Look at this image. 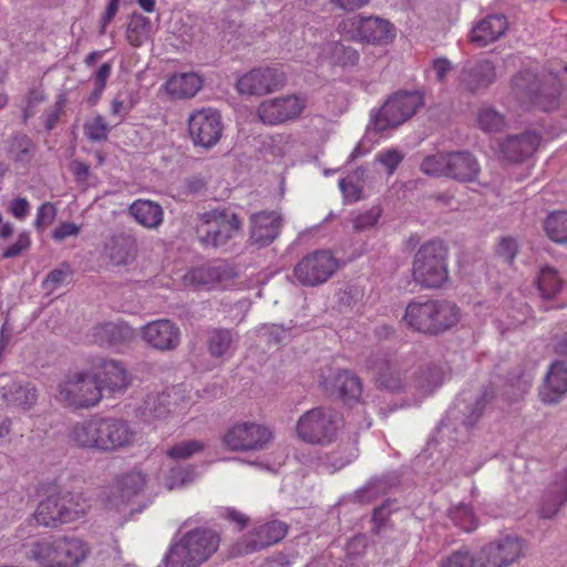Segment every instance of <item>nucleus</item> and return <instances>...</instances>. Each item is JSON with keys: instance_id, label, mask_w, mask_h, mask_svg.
Listing matches in <instances>:
<instances>
[{"instance_id": "ea45409f", "label": "nucleus", "mask_w": 567, "mask_h": 567, "mask_svg": "<svg viewBox=\"0 0 567 567\" xmlns=\"http://www.w3.org/2000/svg\"><path fill=\"white\" fill-rule=\"evenodd\" d=\"M367 369L375 373L381 386L391 391L401 389L402 382L400 373L388 359L383 357L369 359L367 361Z\"/></svg>"}, {"instance_id": "13d9d810", "label": "nucleus", "mask_w": 567, "mask_h": 567, "mask_svg": "<svg viewBox=\"0 0 567 567\" xmlns=\"http://www.w3.org/2000/svg\"><path fill=\"white\" fill-rule=\"evenodd\" d=\"M31 243L30 233L28 230L21 231L16 241L3 250L2 258L10 259L21 255L31 247Z\"/></svg>"}, {"instance_id": "0eeeda50", "label": "nucleus", "mask_w": 567, "mask_h": 567, "mask_svg": "<svg viewBox=\"0 0 567 567\" xmlns=\"http://www.w3.org/2000/svg\"><path fill=\"white\" fill-rule=\"evenodd\" d=\"M87 508L86 501L81 496L68 492H56L39 503L33 519L38 525L54 527L83 517Z\"/></svg>"}, {"instance_id": "4468645a", "label": "nucleus", "mask_w": 567, "mask_h": 567, "mask_svg": "<svg viewBox=\"0 0 567 567\" xmlns=\"http://www.w3.org/2000/svg\"><path fill=\"white\" fill-rule=\"evenodd\" d=\"M513 87L517 94L527 96L533 104L544 111H551L558 106L560 90L554 78L540 83L536 74L527 70L514 78Z\"/></svg>"}, {"instance_id": "72a5a7b5", "label": "nucleus", "mask_w": 567, "mask_h": 567, "mask_svg": "<svg viewBox=\"0 0 567 567\" xmlns=\"http://www.w3.org/2000/svg\"><path fill=\"white\" fill-rule=\"evenodd\" d=\"M506 30L507 20L503 14L487 16L473 27L471 41L483 48L498 40Z\"/></svg>"}, {"instance_id": "6e6552de", "label": "nucleus", "mask_w": 567, "mask_h": 567, "mask_svg": "<svg viewBox=\"0 0 567 567\" xmlns=\"http://www.w3.org/2000/svg\"><path fill=\"white\" fill-rule=\"evenodd\" d=\"M447 248L440 240L423 244L415 254L412 275L414 280L426 288H439L449 278Z\"/></svg>"}, {"instance_id": "39448f33", "label": "nucleus", "mask_w": 567, "mask_h": 567, "mask_svg": "<svg viewBox=\"0 0 567 567\" xmlns=\"http://www.w3.org/2000/svg\"><path fill=\"white\" fill-rule=\"evenodd\" d=\"M241 220L230 209H213L203 213L196 225V237L206 248L226 247L239 236Z\"/></svg>"}, {"instance_id": "f8f14e48", "label": "nucleus", "mask_w": 567, "mask_h": 567, "mask_svg": "<svg viewBox=\"0 0 567 567\" xmlns=\"http://www.w3.org/2000/svg\"><path fill=\"white\" fill-rule=\"evenodd\" d=\"M523 540L516 536H503L484 545L472 555V567H509L523 556Z\"/></svg>"}, {"instance_id": "1a4fd4ad", "label": "nucleus", "mask_w": 567, "mask_h": 567, "mask_svg": "<svg viewBox=\"0 0 567 567\" xmlns=\"http://www.w3.org/2000/svg\"><path fill=\"white\" fill-rule=\"evenodd\" d=\"M339 429V415L331 409L315 408L305 412L298 420V437L309 444L332 442Z\"/></svg>"}, {"instance_id": "774afa93", "label": "nucleus", "mask_w": 567, "mask_h": 567, "mask_svg": "<svg viewBox=\"0 0 567 567\" xmlns=\"http://www.w3.org/2000/svg\"><path fill=\"white\" fill-rule=\"evenodd\" d=\"M370 1L371 0H330L332 6L347 12L357 11L365 7Z\"/></svg>"}, {"instance_id": "393cba45", "label": "nucleus", "mask_w": 567, "mask_h": 567, "mask_svg": "<svg viewBox=\"0 0 567 567\" xmlns=\"http://www.w3.org/2000/svg\"><path fill=\"white\" fill-rule=\"evenodd\" d=\"M71 445L91 452H99V415L72 424L68 431Z\"/></svg>"}, {"instance_id": "c03bdc74", "label": "nucleus", "mask_w": 567, "mask_h": 567, "mask_svg": "<svg viewBox=\"0 0 567 567\" xmlns=\"http://www.w3.org/2000/svg\"><path fill=\"white\" fill-rule=\"evenodd\" d=\"M536 282L543 298H553L563 288L561 278L557 270L551 267L542 268Z\"/></svg>"}, {"instance_id": "a878e982", "label": "nucleus", "mask_w": 567, "mask_h": 567, "mask_svg": "<svg viewBox=\"0 0 567 567\" xmlns=\"http://www.w3.org/2000/svg\"><path fill=\"white\" fill-rule=\"evenodd\" d=\"M320 384L332 393H338L344 401H357L362 392L359 378L349 371H337L330 377L321 375Z\"/></svg>"}, {"instance_id": "052dcab7", "label": "nucleus", "mask_w": 567, "mask_h": 567, "mask_svg": "<svg viewBox=\"0 0 567 567\" xmlns=\"http://www.w3.org/2000/svg\"><path fill=\"white\" fill-rule=\"evenodd\" d=\"M402 159L403 155L394 148L382 151L377 155V161L386 168L389 174L394 173Z\"/></svg>"}, {"instance_id": "0e129e2a", "label": "nucleus", "mask_w": 567, "mask_h": 567, "mask_svg": "<svg viewBox=\"0 0 567 567\" xmlns=\"http://www.w3.org/2000/svg\"><path fill=\"white\" fill-rule=\"evenodd\" d=\"M80 226L74 223H62L60 224L52 234V237L56 241H62L68 237L78 236L80 234Z\"/></svg>"}, {"instance_id": "dca6fc26", "label": "nucleus", "mask_w": 567, "mask_h": 567, "mask_svg": "<svg viewBox=\"0 0 567 567\" xmlns=\"http://www.w3.org/2000/svg\"><path fill=\"white\" fill-rule=\"evenodd\" d=\"M223 130L221 116L214 109L196 110L188 117V132L196 146L214 147L220 141Z\"/></svg>"}, {"instance_id": "423d86ee", "label": "nucleus", "mask_w": 567, "mask_h": 567, "mask_svg": "<svg viewBox=\"0 0 567 567\" xmlns=\"http://www.w3.org/2000/svg\"><path fill=\"white\" fill-rule=\"evenodd\" d=\"M55 400L66 408L89 409L102 400L101 386L86 371H69L56 385Z\"/></svg>"}, {"instance_id": "4d7b16f0", "label": "nucleus", "mask_w": 567, "mask_h": 567, "mask_svg": "<svg viewBox=\"0 0 567 567\" xmlns=\"http://www.w3.org/2000/svg\"><path fill=\"white\" fill-rule=\"evenodd\" d=\"M392 502H385L381 506L377 507L372 515L373 530L378 535H382L386 532L389 525V517L392 513Z\"/></svg>"}, {"instance_id": "6e6d98bb", "label": "nucleus", "mask_w": 567, "mask_h": 567, "mask_svg": "<svg viewBox=\"0 0 567 567\" xmlns=\"http://www.w3.org/2000/svg\"><path fill=\"white\" fill-rule=\"evenodd\" d=\"M84 133L91 141H104L109 135V126L103 116L96 115L84 124Z\"/></svg>"}, {"instance_id": "aec40b11", "label": "nucleus", "mask_w": 567, "mask_h": 567, "mask_svg": "<svg viewBox=\"0 0 567 567\" xmlns=\"http://www.w3.org/2000/svg\"><path fill=\"white\" fill-rule=\"evenodd\" d=\"M349 21L354 29L353 38L355 40L372 44H388L395 38V28L385 19L354 17Z\"/></svg>"}, {"instance_id": "69168bd1", "label": "nucleus", "mask_w": 567, "mask_h": 567, "mask_svg": "<svg viewBox=\"0 0 567 567\" xmlns=\"http://www.w3.org/2000/svg\"><path fill=\"white\" fill-rule=\"evenodd\" d=\"M9 212L17 219H24L30 213V204L27 198L18 197L10 202Z\"/></svg>"}, {"instance_id": "b1692460", "label": "nucleus", "mask_w": 567, "mask_h": 567, "mask_svg": "<svg viewBox=\"0 0 567 567\" xmlns=\"http://www.w3.org/2000/svg\"><path fill=\"white\" fill-rule=\"evenodd\" d=\"M250 238L259 246L271 244L279 235L281 218L276 212H260L251 216Z\"/></svg>"}, {"instance_id": "f3484780", "label": "nucleus", "mask_w": 567, "mask_h": 567, "mask_svg": "<svg viewBox=\"0 0 567 567\" xmlns=\"http://www.w3.org/2000/svg\"><path fill=\"white\" fill-rule=\"evenodd\" d=\"M306 106V96L285 95L262 101L257 109V115L264 124L277 125L297 118Z\"/></svg>"}, {"instance_id": "20e7f679", "label": "nucleus", "mask_w": 567, "mask_h": 567, "mask_svg": "<svg viewBox=\"0 0 567 567\" xmlns=\"http://www.w3.org/2000/svg\"><path fill=\"white\" fill-rule=\"evenodd\" d=\"M192 405L187 389L174 385L163 391L148 392L137 408V416L146 423L166 420L169 416H184Z\"/></svg>"}, {"instance_id": "ddd939ff", "label": "nucleus", "mask_w": 567, "mask_h": 567, "mask_svg": "<svg viewBox=\"0 0 567 567\" xmlns=\"http://www.w3.org/2000/svg\"><path fill=\"white\" fill-rule=\"evenodd\" d=\"M339 268L338 259L329 250L306 255L293 268L295 278L303 286L324 284Z\"/></svg>"}, {"instance_id": "338daca9", "label": "nucleus", "mask_w": 567, "mask_h": 567, "mask_svg": "<svg viewBox=\"0 0 567 567\" xmlns=\"http://www.w3.org/2000/svg\"><path fill=\"white\" fill-rule=\"evenodd\" d=\"M497 252L507 260H513L517 252V243L513 238H504L498 245Z\"/></svg>"}, {"instance_id": "603ef678", "label": "nucleus", "mask_w": 567, "mask_h": 567, "mask_svg": "<svg viewBox=\"0 0 567 567\" xmlns=\"http://www.w3.org/2000/svg\"><path fill=\"white\" fill-rule=\"evenodd\" d=\"M450 517L456 526L465 532H472L477 526V518L473 509L463 503L450 511Z\"/></svg>"}, {"instance_id": "de8ad7c7", "label": "nucleus", "mask_w": 567, "mask_h": 567, "mask_svg": "<svg viewBox=\"0 0 567 567\" xmlns=\"http://www.w3.org/2000/svg\"><path fill=\"white\" fill-rule=\"evenodd\" d=\"M150 24L148 18L140 13L132 14L126 30L128 42L134 47L142 45L147 38Z\"/></svg>"}, {"instance_id": "8fccbe9b", "label": "nucleus", "mask_w": 567, "mask_h": 567, "mask_svg": "<svg viewBox=\"0 0 567 567\" xmlns=\"http://www.w3.org/2000/svg\"><path fill=\"white\" fill-rule=\"evenodd\" d=\"M185 280L196 288L210 289L218 282V272L212 267H199L188 271Z\"/></svg>"}, {"instance_id": "c9c22d12", "label": "nucleus", "mask_w": 567, "mask_h": 567, "mask_svg": "<svg viewBox=\"0 0 567 567\" xmlns=\"http://www.w3.org/2000/svg\"><path fill=\"white\" fill-rule=\"evenodd\" d=\"M202 86L203 80L195 72L173 74L165 83L166 92L175 99H190Z\"/></svg>"}, {"instance_id": "7c9ffc66", "label": "nucleus", "mask_w": 567, "mask_h": 567, "mask_svg": "<svg viewBox=\"0 0 567 567\" xmlns=\"http://www.w3.org/2000/svg\"><path fill=\"white\" fill-rule=\"evenodd\" d=\"M0 398L21 411H30L38 401V390L31 383L10 381L0 389Z\"/></svg>"}, {"instance_id": "49530a36", "label": "nucleus", "mask_w": 567, "mask_h": 567, "mask_svg": "<svg viewBox=\"0 0 567 567\" xmlns=\"http://www.w3.org/2000/svg\"><path fill=\"white\" fill-rule=\"evenodd\" d=\"M450 152H439L424 157L420 165V169L429 176L447 177Z\"/></svg>"}, {"instance_id": "680f3d73", "label": "nucleus", "mask_w": 567, "mask_h": 567, "mask_svg": "<svg viewBox=\"0 0 567 567\" xmlns=\"http://www.w3.org/2000/svg\"><path fill=\"white\" fill-rule=\"evenodd\" d=\"M472 555L468 551H455L443 559L439 567H472Z\"/></svg>"}, {"instance_id": "5701e85b", "label": "nucleus", "mask_w": 567, "mask_h": 567, "mask_svg": "<svg viewBox=\"0 0 567 567\" xmlns=\"http://www.w3.org/2000/svg\"><path fill=\"white\" fill-rule=\"evenodd\" d=\"M94 367L97 372L93 377L96 378L101 392L106 390L111 393H122L131 385L132 378L123 362L101 359Z\"/></svg>"}, {"instance_id": "e2e57ef3", "label": "nucleus", "mask_w": 567, "mask_h": 567, "mask_svg": "<svg viewBox=\"0 0 567 567\" xmlns=\"http://www.w3.org/2000/svg\"><path fill=\"white\" fill-rule=\"evenodd\" d=\"M56 215V209L53 204L44 203L42 204L37 212V218L34 221V226L40 229L44 226L51 224Z\"/></svg>"}, {"instance_id": "79ce46f5", "label": "nucleus", "mask_w": 567, "mask_h": 567, "mask_svg": "<svg viewBox=\"0 0 567 567\" xmlns=\"http://www.w3.org/2000/svg\"><path fill=\"white\" fill-rule=\"evenodd\" d=\"M203 450L204 444L197 440L182 441L167 449L164 455L163 465L171 466L175 463L178 464L179 462L188 460Z\"/></svg>"}, {"instance_id": "2f4dec72", "label": "nucleus", "mask_w": 567, "mask_h": 567, "mask_svg": "<svg viewBox=\"0 0 567 567\" xmlns=\"http://www.w3.org/2000/svg\"><path fill=\"white\" fill-rule=\"evenodd\" d=\"M567 502V467L557 473L554 481L546 489L539 508L544 518H551Z\"/></svg>"}, {"instance_id": "3c124183", "label": "nucleus", "mask_w": 567, "mask_h": 567, "mask_svg": "<svg viewBox=\"0 0 567 567\" xmlns=\"http://www.w3.org/2000/svg\"><path fill=\"white\" fill-rule=\"evenodd\" d=\"M477 123L485 132H498L505 126L504 116L489 106H483L478 111Z\"/></svg>"}, {"instance_id": "f257e3e1", "label": "nucleus", "mask_w": 567, "mask_h": 567, "mask_svg": "<svg viewBox=\"0 0 567 567\" xmlns=\"http://www.w3.org/2000/svg\"><path fill=\"white\" fill-rule=\"evenodd\" d=\"M219 536L208 528H195L173 542L164 559L166 567H199L218 548Z\"/></svg>"}, {"instance_id": "864d4df0", "label": "nucleus", "mask_w": 567, "mask_h": 567, "mask_svg": "<svg viewBox=\"0 0 567 567\" xmlns=\"http://www.w3.org/2000/svg\"><path fill=\"white\" fill-rule=\"evenodd\" d=\"M382 215V209L379 206H373L365 212L355 213L352 215V226L357 231H365L374 227Z\"/></svg>"}, {"instance_id": "9b49d317", "label": "nucleus", "mask_w": 567, "mask_h": 567, "mask_svg": "<svg viewBox=\"0 0 567 567\" xmlns=\"http://www.w3.org/2000/svg\"><path fill=\"white\" fill-rule=\"evenodd\" d=\"M269 426L256 421H243L231 425L224 435V443L234 452L265 450L272 441Z\"/></svg>"}, {"instance_id": "58836bf2", "label": "nucleus", "mask_w": 567, "mask_h": 567, "mask_svg": "<svg viewBox=\"0 0 567 567\" xmlns=\"http://www.w3.org/2000/svg\"><path fill=\"white\" fill-rule=\"evenodd\" d=\"M495 78L494 64L488 60H482L473 68L463 71L462 82L468 90L476 91L488 86Z\"/></svg>"}, {"instance_id": "bf43d9fd", "label": "nucleus", "mask_w": 567, "mask_h": 567, "mask_svg": "<svg viewBox=\"0 0 567 567\" xmlns=\"http://www.w3.org/2000/svg\"><path fill=\"white\" fill-rule=\"evenodd\" d=\"M134 104L131 99L124 93H118L111 102V114L123 121L128 112L133 109Z\"/></svg>"}, {"instance_id": "f03ea898", "label": "nucleus", "mask_w": 567, "mask_h": 567, "mask_svg": "<svg viewBox=\"0 0 567 567\" xmlns=\"http://www.w3.org/2000/svg\"><path fill=\"white\" fill-rule=\"evenodd\" d=\"M461 318L460 309L446 300L410 302L403 321L414 331L437 334L455 326Z\"/></svg>"}, {"instance_id": "2eb2a0df", "label": "nucleus", "mask_w": 567, "mask_h": 567, "mask_svg": "<svg viewBox=\"0 0 567 567\" xmlns=\"http://www.w3.org/2000/svg\"><path fill=\"white\" fill-rule=\"evenodd\" d=\"M135 427L123 419L99 415V453H113L134 445Z\"/></svg>"}, {"instance_id": "9d476101", "label": "nucleus", "mask_w": 567, "mask_h": 567, "mask_svg": "<svg viewBox=\"0 0 567 567\" xmlns=\"http://www.w3.org/2000/svg\"><path fill=\"white\" fill-rule=\"evenodd\" d=\"M422 104L423 97L419 92H398L385 101L371 123L380 132L396 127L414 115Z\"/></svg>"}, {"instance_id": "a211bd4d", "label": "nucleus", "mask_w": 567, "mask_h": 567, "mask_svg": "<svg viewBox=\"0 0 567 567\" xmlns=\"http://www.w3.org/2000/svg\"><path fill=\"white\" fill-rule=\"evenodd\" d=\"M286 82L285 73L278 68H256L237 80V90L246 95H265L279 90Z\"/></svg>"}, {"instance_id": "7ed1b4c3", "label": "nucleus", "mask_w": 567, "mask_h": 567, "mask_svg": "<svg viewBox=\"0 0 567 567\" xmlns=\"http://www.w3.org/2000/svg\"><path fill=\"white\" fill-rule=\"evenodd\" d=\"M90 553L86 543L76 537H60L32 545L30 557L40 567H78Z\"/></svg>"}, {"instance_id": "4be33fe9", "label": "nucleus", "mask_w": 567, "mask_h": 567, "mask_svg": "<svg viewBox=\"0 0 567 567\" xmlns=\"http://www.w3.org/2000/svg\"><path fill=\"white\" fill-rule=\"evenodd\" d=\"M141 336L150 347L159 351H169L178 347L182 333L172 320L158 319L143 326Z\"/></svg>"}, {"instance_id": "bb28decb", "label": "nucleus", "mask_w": 567, "mask_h": 567, "mask_svg": "<svg viewBox=\"0 0 567 567\" xmlns=\"http://www.w3.org/2000/svg\"><path fill=\"white\" fill-rule=\"evenodd\" d=\"M539 142L540 136L536 132L527 131L519 135L508 136L501 144V153L511 162H519L533 155Z\"/></svg>"}, {"instance_id": "cd10ccee", "label": "nucleus", "mask_w": 567, "mask_h": 567, "mask_svg": "<svg viewBox=\"0 0 567 567\" xmlns=\"http://www.w3.org/2000/svg\"><path fill=\"white\" fill-rule=\"evenodd\" d=\"M146 485V477L140 471H131L122 475L109 498V506L120 509L121 505L126 504L136 496Z\"/></svg>"}, {"instance_id": "c756f323", "label": "nucleus", "mask_w": 567, "mask_h": 567, "mask_svg": "<svg viewBox=\"0 0 567 567\" xmlns=\"http://www.w3.org/2000/svg\"><path fill=\"white\" fill-rule=\"evenodd\" d=\"M481 166L476 157L466 151L450 152L447 177L460 183L476 181Z\"/></svg>"}, {"instance_id": "a18cd8bd", "label": "nucleus", "mask_w": 567, "mask_h": 567, "mask_svg": "<svg viewBox=\"0 0 567 567\" xmlns=\"http://www.w3.org/2000/svg\"><path fill=\"white\" fill-rule=\"evenodd\" d=\"M545 231L556 243H567V212H554L545 220Z\"/></svg>"}, {"instance_id": "f704fd0d", "label": "nucleus", "mask_w": 567, "mask_h": 567, "mask_svg": "<svg viewBox=\"0 0 567 567\" xmlns=\"http://www.w3.org/2000/svg\"><path fill=\"white\" fill-rule=\"evenodd\" d=\"M567 392V367L560 361L551 363L540 391L542 401L557 403Z\"/></svg>"}, {"instance_id": "c85d7f7f", "label": "nucleus", "mask_w": 567, "mask_h": 567, "mask_svg": "<svg viewBox=\"0 0 567 567\" xmlns=\"http://www.w3.org/2000/svg\"><path fill=\"white\" fill-rule=\"evenodd\" d=\"M288 527L280 520H271L256 526L248 535L246 551H255L280 542L287 534Z\"/></svg>"}, {"instance_id": "a19ab883", "label": "nucleus", "mask_w": 567, "mask_h": 567, "mask_svg": "<svg viewBox=\"0 0 567 567\" xmlns=\"http://www.w3.org/2000/svg\"><path fill=\"white\" fill-rule=\"evenodd\" d=\"M235 334L227 329H214L207 338V348L212 357L228 359L233 355L236 344Z\"/></svg>"}, {"instance_id": "5fc2aeb1", "label": "nucleus", "mask_w": 567, "mask_h": 567, "mask_svg": "<svg viewBox=\"0 0 567 567\" xmlns=\"http://www.w3.org/2000/svg\"><path fill=\"white\" fill-rule=\"evenodd\" d=\"M71 269L69 265L63 264L59 268L53 269L47 276L42 282V288L48 292L52 293L60 288L71 277Z\"/></svg>"}, {"instance_id": "09e8293b", "label": "nucleus", "mask_w": 567, "mask_h": 567, "mask_svg": "<svg viewBox=\"0 0 567 567\" xmlns=\"http://www.w3.org/2000/svg\"><path fill=\"white\" fill-rule=\"evenodd\" d=\"M8 153L16 162L27 163L34 154V145L27 135H17L11 140Z\"/></svg>"}, {"instance_id": "4c0bfd02", "label": "nucleus", "mask_w": 567, "mask_h": 567, "mask_svg": "<svg viewBox=\"0 0 567 567\" xmlns=\"http://www.w3.org/2000/svg\"><path fill=\"white\" fill-rule=\"evenodd\" d=\"M131 216L145 228L155 229L164 219L162 207L152 200L137 199L128 208Z\"/></svg>"}, {"instance_id": "412c9836", "label": "nucleus", "mask_w": 567, "mask_h": 567, "mask_svg": "<svg viewBox=\"0 0 567 567\" xmlns=\"http://www.w3.org/2000/svg\"><path fill=\"white\" fill-rule=\"evenodd\" d=\"M316 58H309L308 63H328L331 68L349 69L358 64L360 54L350 47L338 41H329L320 45L311 47Z\"/></svg>"}, {"instance_id": "e433bc0d", "label": "nucleus", "mask_w": 567, "mask_h": 567, "mask_svg": "<svg viewBox=\"0 0 567 567\" xmlns=\"http://www.w3.org/2000/svg\"><path fill=\"white\" fill-rule=\"evenodd\" d=\"M93 337L101 344L116 347L132 340L134 330L123 321L104 322L94 328Z\"/></svg>"}, {"instance_id": "6ab92c4d", "label": "nucleus", "mask_w": 567, "mask_h": 567, "mask_svg": "<svg viewBox=\"0 0 567 567\" xmlns=\"http://www.w3.org/2000/svg\"><path fill=\"white\" fill-rule=\"evenodd\" d=\"M493 398V391L487 390L475 398L470 392H462L447 411L446 422L451 425L460 422L465 429H471L480 420Z\"/></svg>"}, {"instance_id": "37998d69", "label": "nucleus", "mask_w": 567, "mask_h": 567, "mask_svg": "<svg viewBox=\"0 0 567 567\" xmlns=\"http://www.w3.org/2000/svg\"><path fill=\"white\" fill-rule=\"evenodd\" d=\"M162 470L164 484L168 489L181 487L194 481L196 476L195 468L192 466H179L172 464L171 466H164Z\"/></svg>"}, {"instance_id": "473e14b6", "label": "nucleus", "mask_w": 567, "mask_h": 567, "mask_svg": "<svg viewBox=\"0 0 567 567\" xmlns=\"http://www.w3.org/2000/svg\"><path fill=\"white\" fill-rule=\"evenodd\" d=\"M137 252L136 239L128 234L112 235L104 245V254L116 266L127 265Z\"/></svg>"}]
</instances>
